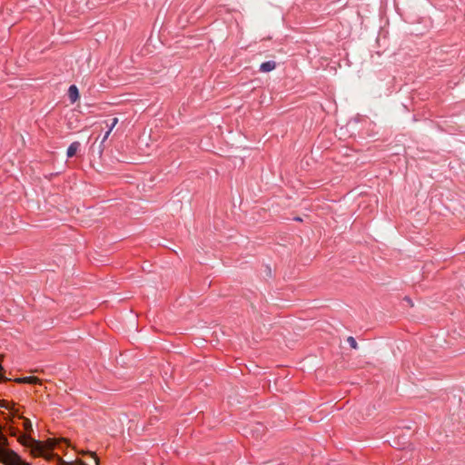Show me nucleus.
Here are the masks:
<instances>
[{
  "label": "nucleus",
  "instance_id": "nucleus-10",
  "mask_svg": "<svg viewBox=\"0 0 465 465\" xmlns=\"http://www.w3.org/2000/svg\"><path fill=\"white\" fill-rule=\"evenodd\" d=\"M110 134H111V131H110V130H108V131L104 134V137H103V139H102V143H104L108 139V137H109Z\"/></svg>",
  "mask_w": 465,
  "mask_h": 465
},
{
  "label": "nucleus",
  "instance_id": "nucleus-6",
  "mask_svg": "<svg viewBox=\"0 0 465 465\" xmlns=\"http://www.w3.org/2000/svg\"><path fill=\"white\" fill-rule=\"evenodd\" d=\"M19 382H28V383H35L37 381V379L35 377H25L23 379L17 380Z\"/></svg>",
  "mask_w": 465,
  "mask_h": 465
},
{
  "label": "nucleus",
  "instance_id": "nucleus-3",
  "mask_svg": "<svg viewBox=\"0 0 465 465\" xmlns=\"http://www.w3.org/2000/svg\"><path fill=\"white\" fill-rule=\"evenodd\" d=\"M68 97L72 104H74L76 101H78L80 95L76 85L73 84L68 88Z\"/></svg>",
  "mask_w": 465,
  "mask_h": 465
},
{
  "label": "nucleus",
  "instance_id": "nucleus-7",
  "mask_svg": "<svg viewBox=\"0 0 465 465\" xmlns=\"http://www.w3.org/2000/svg\"><path fill=\"white\" fill-rule=\"evenodd\" d=\"M23 426H24L25 430L27 431L32 430V429H33L32 422L27 419H25L23 420Z\"/></svg>",
  "mask_w": 465,
  "mask_h": 465
},
{
  "label": "nucleus",
  "instance_id": "nucleus-8",
  "mask_svg": "<svg viewBox=\"0 0 465 465\" xmlns=\"http://www.w3.org/2000/svg\"><path fill=\"white\" fill-rule=\"evenodd\" d=\"M347 341L351 348H353V349L357 348V342L353 337H351V336L348 337Z\"/></svg>",
  "mask_w": 465,
  "mask_h": 465
},
{
  "label": "nucleus",
  "instance_id": "nucleus-9",
  "mask_svg": "<svg viewBox=\"0 0 465 465\" xmlns=\"http://www.w3.org/2000/svg\"><path fill=\"white\" fill-rule=\"evenodd\" d=\"M118 124V118L114 117L113 120H112V123L111 124L109 125V128L108 130H110L111 132L113 131V129L116 126V124Z\"/></svg>",
  "mask_w": 465,
  "mask_h": 465
},
{
  "label": "nucleus",
  "instance_id": "nucleus-4",
  "mask_svg": "<svg viewBox=\"0 0 465 465\" xmlns=\"http://www.w3.org/2000/svg\"><path fill=\"white\" fill-rule=\"evenodd\" d=\"M276 67V64L274 61H267L260 65V70L263 73H269L272 70H274Z\"/></svg>",
  "mask_w": 465,
  "mask_h": 465
},
{
  "label": "nucleus",
  "instance_id": "nucleus-5",
  "mask_svg": "<svg viewBox=\"0 0 465 465\" xmlns=\"http://www.w3.org/2000/svg\"><path fill=\"white\" fill-rule=\"evenodd\" d=\"M80 143L78 142L72 143L69 147L67 148V157H73L77 150L79 149Z\"/></svg>",
  "mask_w": 465,
  "mask_h": 465
},
{
  "label": "nucleus",
  "instance_id": "nucleus-11",
  "mask_svg": "<svg viewBox=\"0 0 465 465\" xmlns=\"http://www.w3.org/2000/svg\"><path fill=\"white\" fill-rule=\"evenodd\" d=\"M73 465H86V464H85V463H84V462H76V463H74V464H73Z\"/></svg>",
  "mask_w": 465,
  "mask_h": 465
},
{
  "label": "nucleus",
  "instance_id": "nucleus-1",
  "mask_svg": "<svg viewBox=\"0 0 465 465\" xmlns=\"http://www.w3.org/2000/svg\"><path fill=\"white\" fill-rule=\"evenodd\" d=\"M18 440L21 444L31 449L34 455L47 456L48 451L54 449L56 444V440L50 439L45 442L35 440L26 434H21L18 437Z\"/></svg>",
  "mask_w": 465,
  "mask_h": 465
},
{
  "label": "nucleus",
  "instance_id": "nucleus-2",
  "mask_svg": "<svg viewBox=\"0 0 465 465\" xmlns=\"http://www.w3.org/2000/svg\"><path fill=\"white\" fill-rule=\"evenodd\" d=\"M0 460L5 465H29V463L24 461L19 455L11 450L0 448Z\"/></svg>",
  "mask_w": 465,
  "mask_h": 465
},
{
  "label": "nucleus",
  "instance_id": "nucleus-12",
  "mask_svg": "<svg viewBox=\"0 0 465 465\" xmlns=\"http://www.w3.org/2000/svg\"><path fill=\"white\" fill-rule=\"evenodd\" d=\"M405 300L412 306V303L410 299L406 298Z\"/></svg>",
  "mask_w": 465,
  "mask_h": 465
}]
</instances>
